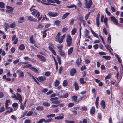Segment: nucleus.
<instances>
[{"instance_id":"e433bc0d","label":"nucleus","mask_w":123,"mask_h":123,"mask_svg":"<svg viewBox=\"0 0 123 123\" xmlns=\"http://www.w3.org/2000/svg\"><path fill=\"white\" fill-rule=\"evenodd\" d=\"M103 58H105L106 60H109L111 59V57L109 56H104L102 57Z\"/></svg>"},{"instance_id":"338daca9","label":"nucleus","mask_w":123,"mask_h":123,"mask_svg":"<svg viewBox=\"0 0 123 123\" xmlns=\"http://www.w3.org/2000/svg\"><path fill=\"white\" fill-rule=\"evenodd\" d=\"M94 48L95 49H97L98 47V44H96L93 46Z\"/></svg>"},{"instance_id":"ea45409f","label":"nucleus","mask_w":123,"mask_h":123,"mask_svg":"<svg viewBox=\"0 0 123 123\" xmlns=\"http://www.w3.org/2000/svg\"><path fill=\"white\" fill-rule=\"evenodd\" d=\"M57 59L58 60L59 64H60L61 63V61L60 57L58 55L57 56Z\"/></svg>"},{"instance_id":"680f3d73","label":"nucleus","mask_w":123,"mask_h":123,"mask_svg":"<svg viewBox=\"0 0 123 123\" xmlns=\"http://www.w3.org/2000/svg\"><path fill=\"white\" fill-rule=\"evenodd\" d=\"M105 12L108 15L110 16L111 15V13L110 12L107 10V8H106V9Z\"/></svg>"},{"instance_id":"4be33fe9","label":"nucleus","mask_w":123,"mask_h":123,"mask_svg":"<svg viewBox=\"0 0 123 123\" xmlns=\"http://www.w3.org/2000/svg\"><path fill=\"white\" fill-rule=\"evenodd\" d=\"M30 42L32 44H34L35 43V41L33 38V36H31L30 38Z\"/></svg>"},{"instance_id":"b1692460","label":"nucleus","mask_w":123,"mask_h":123,"mask_svg":"<svg viewBox=\"0 0 123 123\" xmlns=\"http://www.w3.org/2000/svg\"><path fill=\"white\" fill-rule=\"evenodd\" d=\"M66 7L67 8H72L73 7H74L76 9L77 8V6L75 5L74 4H73L70 6H67Z\"/></svg>"},{"instance_id":"0eeeda50","label":"nucleus","mask_w":123,"mask_h":123,"mask_svg":"<svg viewBox=\"0 0 123 123\" xmlns=\"http://www.w3.org/2000/svg\"><path fill=\"white\" fill-rule=\"evenodd\" d=\"M48 15L52 17H56L58 15L56 13L51 12H49Z\"/></svg>"},{"instance_id":"09e8293b","label":"nucleus","mask_w":123,"mask_h":123,"mask_svg":"<svg viewBox=\"0 0 123 123\" xmlns=\"http://www.w3.org/2000/svg\"><path fill=\"white\" fill-rule=\"evenodd\" d=\"M32 65L30 64H28L24 66V68H29L30 69H31V67Z\"/></svg>"},{"instance_id":"864d4df0","label":"nucleus","mask_w":123,"mask_h":123,"mask_svg":"<svg viewBox=\"0 0 123 123\" xmlns=\"http://www.w3.org/2000/svg\"><path fill=\"white\" fill-rule=\"evenodd\" d=\"M67 82L66 80H64L63 82V86H66L67 85Z\"/></svg>"},{"instance_id":"7ed1b4c3","label":"nucleus","mask_w":123,"mask_h":123,"mask_svg":"<svg viewBox=\"0 0 123 123\" xmlns=\"http://www.w3.org/2000/svg\"><path fill=\"white\" fill-rule=\"evenodd\" d=\"M65 36L66 35L64 34L62 36H61L60 37L57 38H55V41H56L58 42L59 43H61L62 42Z\"/></svg>"},{"instance_id":"a211bd4d","label":"nucleus","mask_w":123,"mask_h":123,"mask_svg":"<svg viewBox=\"0 0 123 123\" xmlns=\"http://www.w3.org/2000/svg\"><path fill=\"white\" fill-rule=\"evenodd\" d=\"M100 105L102 108L104 109L105 107V102L103 100L101 101L100 103Z\"/></svg>"},{"instance_id":"6ab92c4d","label":"nucleus","mask_w":123,"mask_h":123,"mask_svg":"<svg viewBox=\"0 0 123 123\" xmlns=\"http://www.w3.org/2000/svg\"><path fill=\"white\" fill-rule=\"evenodd\" d=\"M76 71L74 68L72 69L70 72V75L72 76H73L74 75V74L76 73Z\"/></svg>"},{"instance_id":"8fccbe9b","label":"nucleus","mask_w":123,"mask_h":123,"mask_svg":"<svg viewBox=\"0 0 123 123\" xmlns=\"http://www.w3.org/2000/svg\"><path fill=\"white\" fill-rule=\"evenodd\" d=\"M31 69L35 72L37 73L38 72L37 70L34 67H31Z\"/></svg>"},{"instance_id":"dca6fc26","label":"nucleus","mask_w":123,"mask_h":123,"mask_svg":"<svg viewBox=\"0 0 123 123\" xmlns=\"http://www.w3.org/2000/svg\"><path fill=\"white\" fill-rule=\"evenodd\" d=\"M95 112V107L94 106L92 107L90 111V113L92 115L94 114Z\"/></svg>"},{"instance_id":"f03ea898","label":"nucleus","mask_w":123,"mask_h":123,"mask_svg":"<svg viewBox=\"0 0 123 123\" xmlns=\"http://www.w3.org/2000/svg\"><path fill=\"white\" fill-rule=\"evenodd\" d=\"M66 41L68 46L69 47L71 45L72 38L70 35H67Z\"/></svg>"},{"instance_id":"72a5a7b5","label":"nucleus","mask_w":123,"mask_h":123,"mask_svg":"<svg viewBox=\"0 0 123 123\" xmlns=\"http://www.w3.org/2000/svg\"><path fill=\"white\" fill-rule=\"evenodd\" d=\"M64 118V116H57L56 117H55V119L59 120L62 119Z\"/></svg>"},{"instance_id":"5701e85b","label":"nucleus","mask_w":123,"mask_h":123,"mask_svg":"<svg viewBox=\"0 0 123 123\" xmlns=\"http://www.w3.org/2000/svg\"><path fill=\"white\" fill-rule=\"evenodd\" d=\"M74 86L75 89L76 90H78L79 89V87L77 83L76 82H74Z\"/></svg>"},{"instance_id":"603ef678","label":"nucleus","mask_w":123,"mask_h":123,"mask_svg":"<svg viewBox=\"0 0 123 123\" xmlns=\"http://www.w3.org/2000/svg\"><path fill=\"white\" fill-rule=\"evenodd\" d=\"M59 84V82L58 80L56 81L55 83L54 86H57Z\"/></svg>"},{"instance_id":"bb28decb","label":"nucleus","mask_w":123,"mask_h":123,"mask_svg":"<svg viewBox=\"0 0 123 123\" xmlns=\"http://www.w3.org/2000/svg\"><path fill=\"white\" fill-rule=\"evenodd\" d=\"M77 31L76 29L75 28H74L71 31V34L72 35H74Z\"/></svg>"},{"instance_id":"c85d7f7f","label":"nucleus","mask_w":123,"mask_h":123,"mask_svg":"<svg viewBox=\"0 0 123 123\" xmlns=\"http://www.w3.org/2000/svg\"><path fill=\"white\" fill-rule=\"evenodd\" d=\"M77 98V96L75 95L73 96L72 97V99L73 101L76 102Z\"/></svg>"},{"instance_id":"052dcab7","label":"nucleus","mask_w":123,"mask_h":123,"mask_svg":"<svg viewBox=\"0 0 123 123\" xmlns=\"http://www.w3.org/2000/svg\"><path fill=\"white\" fill-rule=\"evenodd\" d=\"M74 105V104L71 103H70L68 105V107L70 108L73 106Z\"/></svg>"},{"instance_id":"0e129e2a","label":"nucleus","mask_w":123,"mask_h":123,"mask_svg":"<svg viewBox=\"0 0 123 123\" xmlns=\"http://www.w3.org/2000/svg\"><path fill=\"white\" fill-rule=\"evenodd\" d=\"M33 113V112L32 111H29L27 113L26 116H30L32 115Z\"/></svg>"},{"instance_id":"393cba45","label":"nucleus","mask_w":123,"mask_h":123,"mask_svg":"<svg viewBox=\"0 0 123 123\" xmlns=\"http://www.w3.org/2000/svg\"><path fill=\"white\" fill-rule=\"evenodd\" d=\"M24 17H21L18 19V22L19 23H22L24 21Z\"/></svg>"},{"instance_id":"20e7f679","label":"nucleus","mask_w":123,"mask_h":123,"mask_svg":"<svg viewBox=\"0 0 123 123\" xmlns=\"http://www.w3.org/2000/svg\"><path fill=\"white\" fill-rule=\"evenodd\" d=\"M32 11H33L32 12V14L34 16H37V17L38 18L40 15V13L39 12H38L37 10L34 9Z\"/></svg>"},{"instance_id":"58836bf2","label":"nucleus","mask_w":123,"mask_h":123,"mask_svg":"<svg viewBox=\"0 0 123 123\" xmlns=\"http://www.w3.org/2000/svg\"><path fill=\"white\" fill-rule=\"evenodd\" d=\"M60 103L59 101L58 100H56L52 101L51 102L52 103L54 104H59Z\"/></svg>"},{"instance_id":"39448f33","label":"nucleus","mask_w":123,"mask_h":123,"mask_svg":"<svg viewBox=\"0 0 123 123\" xmlns=\"http://www.w3.org/2000/svg\"><path fill=\"white\" fill-rule=\"evenodd\" d=\"M16 94L17 96L16 99L19 100V102H21L22 100V96L18 93H16Z\"/></svg>"},{"instance_id":"69168bd1","label":"nucleus","mask_w":123,"mask_h":123,"mask_svg":"<svg viewBox=\"0 0 123 123\" xmlns=\"http://www.w3.org/2000/svg\"><path fill=\"white\" fill-rule=\"evenodd\" d=\"M63 96V98H67L68 96V93H67L64 94Z\"/></svg>"},{"instance_id":"f257e3e1","label":"nucleus","mask_w":123,"mask_h":123,"mask_svg":"<svg viewBox=\"0 0 123 123\" xmlns=\"http://www.w3.org/2000/svg\"><path fill=\"white\" fill-rule=\"evenodd\" d=\"M84 4L85 6L84 7L87 8H90L91 6V5L93 3L91 0H89L88 2V0H84Z\"/></svg>"},{"instance_id":"f704fd0d","label":"nucleus","mask_w":123,"mask_h":123,"mask_svg":"<svg viewBox=\"0 0 123 123\" xmlns=\"http://www.w3.org/2000/svg\"><path fill=\"white\" fill-rule=\"evenodd\" d=\"M25 48V46L23 44H22L19 47V49L20 50H24Z\"/></svg>"},{"instance_id":"774afa93","label":"nucleus","mask_w":123,"mask_h":123,"mask_svg":"<svg viewBox=\"0 0 123 123\" xmlns=\"http://www.w3.org/2000/svg\"><path fill=\"white\" fill-rule=\"evenodd\" d=\"M103 32L106 35L107 34V31L106 29V28H104L103 29Z\"/></svg>"},{"instance_id":"5fc2aeb1","label":"nucleus","mask_w":123,"mask_h":123,"mask_svg":"<svg viewBox=\"0 0 123 123\" xmlns=\"http://www.w3.org/2000/svg\"><path fill=\"white\" fill-rule=\"evenodd\" d=\"M16 26V24L14 23L11 24L10 25V27L11 28H14Z\"/></svg>"},{"instance_id":"c9c22d12","label":"nucleus","mask_w":123,"mask_h":123,"mask_svg":"<svg viewBox=\"0 0 123 123\" xmlns=\"http://www.w3.org/2000/svg\"><path fill=\"white\" fill-rule=\"evenodd\" d=\"M43 105L47 107L49 106L50 105V103L46 102L43 103Z\"/></svg>"},{"instance_id":"37998d69","label":"nucleus","mask_w":123,"mask_h":123,"mask_svg":"<svg viewBox=\"0 0 123 123\" xmlns=\"http://www.w3.org/2000/svg\"><path fill=\"white\" fill-rule=\"evenodd\" d=\"M0 7L2 8H4L5 4L3 3L0 2Z\"/></svg>"},{"instance_id":"13d9d810","label":"nucleus","mask_w":123,"mask_h":123,"mask_svg":"<svg viewBox=\"0 0 123 123\" xmlns=\"http://www.w3.org/2000/svg\"><path fill=\"white\" fill-rule=\"evenodd\" d=\"M52 120V119L51 118L49 119H48L46 120L45 119V123H48L50 122Z\"/></svg>"},{"instance_id":"a19ab883","label":"nucleus","mask_w":123,"mask_h":123,"mask_svg":"<svg viewBox=\"0 0 123 123\" xmlns=\"http://www.w3.org/2000/svg\"><path fill=\"white\" fill-rule=\"evenodd\" d=\"M111 36L110 35H109V37L107 38V41L108 43H109L110 44L111 43Z\"/></svg>"},{"instance_id":"3c124183","label":"nucleus","mask_w":123,"mask_h":123,"mask_svg":"<svg viewBox=\"0 0 123 123\" xmlns=\"http://www.w3.org/2000/svg\"><path fill=\"white\" fill-rule=\"evenodd\" d=\"M4 26L5 28H9V26L8 23H5L4 24Z\"/></svg>"},{"instance_id":"79ce46f5","label":"nucleus","mask_w":123,"mask_h":123,"mask_svg":"<svg viewBox=\"0 0 123 123\" xmlns=\"http://www.w3.org/2000/svg\"><path fill=\"white\" fill-rule=\"evenodd\" d=\"M59 52L60 55L62 56H64L65 55V53L62 51H59Z\"/></svg>"},{"instance_id":"a18cd8bd","label":"nucleus","mask_w":123,"mask_h":123,"mask_svg":"<svg viewBox=\"0 0 123 123\" xmlns=\"http://www.w3.org/2000/svg\"><path fill=\"white\" fill-rule=\"evenodd\" d=\"M5 111V108L4 105H3L0 108V111L1 113L4 112Z\"/></svg>"},{"instance_id":"7c9ffc66","label":"nucleus","mask_w":123,"mask_h":123,"mask_svg":"<svg viewBox=\"0 0 123 123\" xmlns=\"http://www.w3.org/2000/svg\"><path fill=\"white\" fill-rule=\"evenodd\" d=\"M84 78H80L79 80L80 83L82 84H83L85 83H86V82L84 81Z\"/></svg>"},{"instance_id":"2f4dec72","label":"nucleus","mask_w":123,"mask_h":123,"mask_svg":"<svg viewBox=\"0 0 123 123\" xmlns=\"http://www.w3.org/2000/svg\"><path fill=\"white\" fill-rule=\"evenodd\" d=\"M43 109V107L42 106H38L36 108V109L38 111L42 110Z\"/></svg>"},{"instance_id":"ddd939ff","label":"nucleus","mask_w":123,"mask_h":123,"mask_svg":"<svg viewBox=\"0 0 123 123\" xmlns=\"http://www.w3.org/2000/svg\"><path fill=\"white\" fill-rule=\"evenodd\" d=\"M9 104H10V101L9 100H6L5 103V107L6 109H8V106Z\"/></svg>"},{"instance_id":"de8ad7c7","label":"nucleus","mask_w":123,"mask_h":123,"mask_svg":"<svg viewBox=\"0 0 123 123\" xmlns=\"http://www.w3.org/2000/svg\"><path fill=\"white\" fill-rule=\"evenodd\" d=\"M48 47L51 51L54 49H53V45L52 44H51V45L49 46Z\"/></svg>"},{"instance_id":"6e6552de","label":"nucleus","mask_w":123,"mask_h":123,"mask_svg":"<svg viewBox=\"0 0 123 123\" xmlns=\"http://www.w3.org/2000/svg\"><path fill=\"white\" fill-rule=\"evenodd\" d=\"M6 8L8 9L6 11V12L8 13H12L13 12V8H12V7L9 6H6Z\"/></svg>"},{"instance_id":"2eb2a0df","label":"nucleus","mask_w":123,"mask_h":123,"mask_svg":"<svg viewBox=\"0 0 123 123\" xmlns=\"http://www.w3.org/2000/svg\"><path fill=\"white\" fill-rule=\"evenodd\" d=\"M99 99V97L97 96L96 98L95 104L96 107L97 108H98V103Z\"/></svg>"},{"instance_id":"bf43d9fd","label":"nucleus","mask_w":123,"mask_h":123,"mask_svg":"<svg viewBox=\"0 0 123 123\" xmlns=\"http://www.w3.org/2000/svg\"><path fill=\"white\" fill-rule=\"evenodd\" d=\"M58 98L57 97H55L54 98H51L50 99V100L51 101H55V100H57L58 99Z\"/></svg>"},{"instance_id":"c756f323","label":"nucleus","mask_w":123,"mask_h":123,"mask_svg":"<svg viewBox=\"0 0 123 123\" xmlns=\"http://www.w3.org/2000/svg\"><path fill=\"white\" fill-rule=\"evenodd\" d=\"M61 22L59 20H56L54 22V24L56 25L57 26H60V23Z\"/></svg>"},{"instance_id":"e2e57ef3","label":"nucleus","mask_w":123,"mask_h":123,"mask_svg":"<svg viewBox=\"0 0 123 123\" xmlns=\"http://www.w3.org/2000/svg\"><path fill=\"white\" fill-rule=\"evenodd\" d=\"M43 122H45V119H42L38 121L37 122V123H41Z\"/></svg>"},{"instance_id":"423d86ee","label":"nucleus","mask_w":123,"mask_h":123,"mask_svg":"<svg viewBox=\"0 0 123 123\" xmlns=\"http://www.w3.org/2000/svg\"><path fill=\"white\" fill-rule=\"evenodd\" d=\"M16 73H18L19 77L20 78H22L24 77V73L20 70L19 69L17 70Z\"/></svg>"},{"instance_id":"49530a36","label":"nucleus","mask_w":123,"mask_h":123,"mask_svg":"<svg viewBox=\"0 0 123 123\" xmlns=\"http://www.w3.org/2000/svg\"><path fill=\"white\" fill-rule=\"evenodd\" d=\"M65 122L68 123H75V122L73 121L68 120H65Z\"/></svg>"},{"instance_id":"f8f14e48","label":"nucleus","mask_w":123,"mask_h":123,"mask_svg":"<svg viewBox=\"0 0 123 123\" xmlns=\"http://www.w3.org/2000/svg\"><path fill=\"white\" fill-rule=\"evenodd\" d=\"M42 1H40V2L42 3L45 5H48L50 4L52 5H54L53 4H50L47 1V0H41Z\"/></svg>"},{"instance_id":"9b49d317","label":"nucleus","mask_w":123,"mask_h":123,"mask_svg":"<svg viewBox=\"0 0 123 123\" xmlns=\"http://www.w3.org/2000/svg\"><path fill=\"white\" fill-rule=\"evenodd\" d=\"M37 56L40 59V60L42 61L45 62L46 61V60L44 57L42 55H37Z\"/></svg>"},{"instance_id":"473e14b6","label":"nucleus","mask_w":123,"mask_h":123,"mask_svg":"<svg viewBox=\"0 0 123 123\" xmlns=\"http://www.w3.org/2000/svg\"><path fill=\"white\" fill-rule=\"evenodd\" d=\"M115 56L117 58L118 60L119 63H121L122 62V61L121 59L119 57L118 55L117 54H115Z\"/></svg>"},{"instance_id":"a878e982","label":"nucleus","mask_w":123,"mask_h":123,"mask_svg":"<svg viewBox=\"0 0 123 123\" xmlns=\"http://www.w3.org/2000/svg\"><path fill=\"white\" fill-rule=\"evenodd\" d=\"M91 31L92 33V34H93V36L95 37L98 38V35L95 32H94L93 31L91 28Z\"/></svg>"},{"instance_id":"9d476101","label":"nucleus","mask_w":123,"mask_h":123,"mask_svg":"<svg viewBox=\"0 0 123 123\" xmlns=\"http://www.w3.org/2000/svg\"><path fill=\"white\" fill-rule=\"evenodd\" d=\"M110 18L111 20L115 23V24L117 25H118V23L117 21V20L113 16H111L110 17Z\"/></svg>"},{"instance_id":"c03bdc74","label":"nucleus","mask_w":123,"mask_h":123,"mask_svg":"<svg viewBox=\"0 0 123 123\" xmlns=\"http://www.w3.org/2000/svg\"><path fill=\"white\" fill-rule=\"evenodd\" d=\"M51 73L49 71H47L45 73L44 75L47 76H49L50 75Z\"/></svg>"},{"instance_id":"4d7b16f0","label":"nucleus","mask_w":123,"mask_h":123,"mask_svg":"<svg viewBox=\"0 0 123 123\" xmlns=\"http://www.w3.org/2000/svg\"><path fill=\"white\" fill-rule=\"evenodd\" d=\"M55 116V114H50L49 115L47 116V117L48 118H49L51 117H54Z\"/></svg>"},{"instance_id":"f3484780","label":"nucleus","mask_w":123,"mask_h":123,"mask_svg":"<svg viewBox=\"0 0 123 123\" xmlns=\"http://www.w3.org/2000/svg\"><path fill=\"white\" fill-rule=\"evenodd\" d=\"M73 50V48L72 47H70L68 50V55H70L72 54Z\"/></svg>"},{"instance_id":"aec40b11","label":"nucleus","mask_w":123,"mask_h":123,"mask_svg":"<svg viewBox=\"0 0 123 123\" xmlns=\"http://www.w3.org/2000/svg\"><path fill=\"white\" fill-rule=\"evenodd\" d=\"M82 61L81 59H80V60L79 59V58H78L76 60V64L77 65L79 66L80 64L81 63V61Z\"/></svg>"},{"instance_id":"4c0bfd02","label":"nucleus","mask_w":123,"mask_h":123,"mask_svg":"<svg viewBox=\"0 0 123 123\" xmlns=\"http://www.w3.org/2000/svg\"><path fill=\"white\" fill-rule=\"evenodd\" d=\"M63 46L62 45L58 44L57 46V47L60 50H62V49Z\"/></svg>"},{"instance_id":"4468645a","label":"nucleus","mask_w":123,"mask_h":123,"mask_svg":"<svg viewBox=\"0 0 123 123\" xmlns=\"http://www.w3.org/2000/svg\"><path fill=\"white\" fill-rule=\"evenodd\" d=\"M28 19L31 21H37V20L33 18V17L31 16H30L28 17Z\"/></svg>"},{"instance_id":"412c9836","label":"nucleus","mask_w":123,"mask_h":123,"mask_svg":"<svg viewBox=\"0 0 123 123\" xmlns=\"http://www.w3.org/2000/svg\"><path fill=\"white\" fill-rule=\"evenodd\" d=\"M18 105L17 103H14L12 105V106L14 108V111L16 110V109L18 107Z\"/></svg>"},{"instance_id":"cd10ccee","label":"nucleus","mask_w":123,"mask_h":123,"mask_svg":"<svg viewBox=\"0 0 123 123\" xmlns=\"http://www.w3.org/2000/svg\"><path fill=\"white\" fill-rule=\"evenodd\" d=\"M69 13H67L64 14L62 16V19H65L69 14Z\"/></svg>"},{"instance_id":"6e6d98bb","label":"nucleus","mask_w":123,"mask_h":123,"mask_svg":"<svg viewBox=\"0 0 123 123\" xmlns=\"http://www.w3.org/2000/svg\"><path fill=\"white\" fill-rule=\"evenodd\" d=\"M20 108L22 110H23L24 109V107L25 106L23 105H22V102H20Z\"/></svg>"},{"instance_id":"1a4fd4ad","label":"nucleus","mask_w":123,"mask_h":123,"mask_svg":"<svg viewBox=\"0 0 123 123\" xmlns=\"http://www.w3.org/2000/svg\"><path fill=\"white\" fill-rule=\"evenodd\" d=\"M37 80L40 82L43 81L45 80H46V78L44 76L39 77L38 78H36Z\"/></svg>"}]
</instances>
